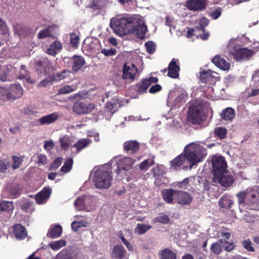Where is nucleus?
<instances>
[{
    "label": "nucleus",
    "instance_id": "4d7b16f0",
    "mask_svg": "<svg viewBox=\"0 0 259 259\" xmlns=\"http://www.w3.org/2000/svg\"><path fill=\"white\" fill-rule=\"evenodd\" d=\"M108 0H94V7L96 9H100L104 7L107 4Z\"/></svg>",
    "mask_w": 259,
    "mask_h": 259
},
{
    "label": "nucleus",
    "instance_id": "e433bc0d",
    "mask_svg": "<svg viewBox=\"0 0 259 259\" xmlns=\"http://www.w3.org/2000/svg\"><path fill=\"white\" fill-rule=\"evenodd\" d=\"M91 141L89 139L79 140L76 143L73 145V147L76 148L78 151H80L88 146Z\"/></svg>",
    "mask_w": 259,
    "mask_h": 259
},
{
    "label": "nucleus",
    "instance_id": "8fccbe9b",
    "mask_svg": "<svg viewBox=\"0 0 259 259\" xmlns=\"http://www.w3.org/2000/svg\"><path fill=\"white\" fill-rule=\"evenodd\" d=\"M53 82H54L53 76L51 75L41 81L38 85L39 87H46L51 85Z\"/></svg>",
    "mask_w": 259,
    "mask_h": 259
},
{
    "label": "nucleus",
    "instance_id": "69168bd1",
    "mask_svg": "<svg viewBox=\"0 0 259 259\" xmlns=\"http://www.w3.org/2000/svg\"><path fill=\"white\" fill-rule=\"evenodd\" d=\"M162 89V87L160 85L158 84H155L153 85H152L149 90V92L151 94H155L159 91H160Z\"/></svg>",
    "mask_w": 259,
    "mask_h": 259
},
{
    "label": "nucleus",
    "instance_id": "79ce46f5",
    "mask_svg": "<svg viewBox=\"0 0 259 259\" xmlns=\"http://www.w3.org/2000/svg\"><path fill=\"white\" fill-rule=\"evenodd\" d=\"M69 75V71L68 70H63L61 72H58L55 74L52 75L54 81H59Z\"/></svg>",
    "mask_w": 259,
    "mask_h": 259
},
{
    "label": "nucleus",
    "instance_id": "a211bd4d",
    "mask_svg": "<svg viewBox=\"0 0 259 259\" xmlns=\"http://www.w3.org/2000/svg\"><path fill=\"white\" fill-rule=\"evenodd\" d=\"M208 20L206 18L203 17L199 20L198 24L197 25V31L203 33L202 35L201 33H199V37H200L203 40L207 39L209 36L208 32H205V27L208 25Z\"/></svg>",
    "mask_w": 259,
    "mask_h": 259
},
{
    "label": "nucleus",
    "instance_id": "37998d69",
    "mask_svg": "<svg viewBox=\"0 0 259 259\" xmlns=\"http://www.w3.org/2000/svg\"><path fill=\"white\" fill-rule=\"evenodd\" d=\"M73 159L69 158L65 160L63 166L61 168L60 170L65 173L69 171L72 166Z\"/></svg>",
    "mask_w": 259,
    "mask_h": 259
},
{
    "label": "nucleus",
    "instance_id": "a19ab883",
    "mask_svg": "<svg viewBox=\"0 0 259 259\" xmlns=\"http://www.w3.org/2000/svg\"><path fill=\"white\" fill-rule=\"evenodd\" d=\"M59 142L62 149H67L71 144L70 138L67 136H64L60 138Z\"/></svg>",
    "mask_w": 259,
    "mask_h": 259
},
{
    "label": "nucleus",
    "instance_id": "f257e3e1",
    "mask_svg": "<svg viewBox=\"0 0 259 259\" xmlns=\"http://www.w3.org/2000/svg\"><path fill=\"white\" fill-rule=\"evenodd\" d=\"M110 25L114 32L120 36L133 34L143 38L147 31V26L142 21L126 16L111 18Z\"/></svg>",
    "mask_w": 259,
    "mask_h": 259
},
{
    "label": "nucleus",
    "instance_id": "6e6d98bb",
    "mask_svg": "<svg viewBox=\"0 0 259 259\" xmlns=\"http://www.w3.org/2000/svg\"><path fill=\"white\" fill-rule=\"evenodd\" d=\"M211 249L215 254H219L222 251V245L220 242H215L211 245Z\"/></svg>",
    "mask_w": 259,
    "mask_h": 259
},
{
    "label": "nucleus",
    "instance_id": "09e8293b",
    "mask_svg": "<svg viewBox=\"0 0 259 259\" xmlns=\"http://www.w3.org/2000/svg\"><path fill=\"white\" fill-rule=\"evenodd\" d=\"M100 52L105 56L111 57L116 55L117 50L115 48H110L109 49L103 48L101 49Z\"/></svg>",
    "mask_w": 259,
    "mask_h": 259
},
{
    "label": "nucleus",
    "instance_id": "cd10ccee",
    "mask_svg": "<svg viewBox=\"0 0 259 259\" xmlns=\"http://www.w3.org/2000/svg\"><path fill=\"white\" fill-rule=\"evenodd\" d=\"M179 67L177 65L176 61L175 59H172L168 65V76L177 78L179 76Z\"/></svg>",
    "mask_w": 259,
    "mask_h": 259
},
{
    "label": "nucleus",
    "instance_id": "052dcab7",
    "mask_svg": "<svg viewBox=\"0 0 259 259\" xmlns=\"http://www.w3.org/2000/svg\"><path fill=\"white\" fill-rule=\"evenodd\" d=\"M239 204L246 203V190L238 193L237 194Z\"/></svg>",
    "mask_w": 259,
    "mask_h": 259
},
{
    "label": "nucleus",
    "instance_id": "6ab92c4d",
    "mask_svg": "<svg viewBox=\"0 0 259 259\" xmlns=\"http://www.w3.org/2000/svg\"><path fill=\"white\" fill-rule=\"evenodd\" d=\"M52 190L50 188H45L39 193L35 195V200L37 203L41 204L46 203L49 199Z\"/></svg>",
    "mask_w": 259,
    "mask_h": 259
},
{
    "label": "nucleus",
    "instance_id": "393cba45",
    "mask_svg": "<svg viewBox=\"0 0 259 259\" xmlns=\"http://www.w3.org/2000/svg\"><path fill=\"white\" fill-rule=\"evenodd\" d=\"M90 198L89 196H83L78 197L74 202V205L77 210H84L86 209V205L88 204V200Z\"/></svg>",
    "mask_w": 259,
    "mask_h": 259
},
{
    "label": "nucleus",
    "instance_id": "5fc2aeb1",
    "mask_svg": "<svg viewBox=\"0 0 259 259\" xmlns=\"http://www.w3.org/2000/svg\"><path fill=\"white\" fill-rule=\"evenodd\" d=\"M63 158L62 157H57L51 164L50 167V170H53L58 168L62 163Z\"/></svg>",
    "mask_w": 259,
    "mask_h": 259
},
{
    "label": "nucleus",
    "instance_id": "49530a36",
    "mask_svg": "<svg viewBox=\"0 0 259 259\" xmlns=\"http://www.w3.org/2000/svg\"><path fill=\"white\" fill-rule=\"evenodd\" d=\"M220 242L222 244V247L227 251L230 252L233 250L236 245L233 242H229L228 241H223L220 240Z\"/></svg>",
    "mask_w": 259,
    "mask_h": 259
},
{
    "label": "nucleus",
    "instance_id": "a18cd8bd",
    "mask_svg": "<svg viewBox=\"0 0 259 259\" xmlns=\"http://www.w3.org/2000/svg\"><path fill=\"white\" fill-rule=\"evenodd\" d=\"M214 134L220 139H223L226 137L227 130L225 127H218L215 128Z\"/></svg>",
    "mask_w": 259,
    "mask_h": 259
},
{
    "label": "nucleus",
    "instance_id": "5701e85b",
    "mask_svg": "<svg viewBox=\"0 0 259 259\" xmlns=\"http://www.w3.org/2000/svg\"><path fill=\"white\" fill-rule=\"evenodd\" d=\"M177 190L172 189H166L162 191V196L164 200L167 203H171L173 200H176Z\"/></svg>",
    "mask_w": 259,
    "mask_h": 259
},
{
    "label": "nucleus",
    "instance_id": "bf43d9fd",
    "mask_svg": "<svg viewBox=\"0 0 259 259\" xmlns=\"http://www.w3.org/2000/svg\"><path fill=\"white\" fill-rule=\"evenodd\" d=\"M243 247L248 251L253 252L254 251V248L252 246V243L249 240H244L242 242Z\"/></svg>",
    "mask_w": 259,
    "mask_h": 259
},
{
    "label": "nucleus",
    "instance_id": "7ed1b4c3",
    "mask_svg": "<svg viewBox=\"0 0 259 259\" xmlns=\"http://www.w3.org/2000/svg\"><path fill=\"white\" fill-rule=\"evenodd\" d=\"M112 179L111 165L107 164L95 170L93 182L97 188L107 189L111 185Z\"/></svg>",
    "mask_w": 259,
    "mask_h": 259
},
{
    "label": "nucleus",
    "instance_id": "aec40b11",
    "mask_svg": "<svg viewBox=\"0 0 259 259\" xmlns=\"http://www.w3.org/2000/svg\"><path fill=\"white\" fill-rule=\"evenodd\" d=\"M60 117L58 112H53L40 118L38 121L41 125L50 124L55 122Z\"/></svg>",
    "mask_w": 259,
    "mask_h": 259
},
{
    "label": "nucleus",
    "instance_id": "a878e982",
    "mask_svg": "<svg viewBox=\"0 0 259 259\" xmlns=\"http://www.w3.org/2000/svg\"><path fill=\"white\" fill-rule=\"evenodd\" d=\"M139 144L136 141H128L125 142L123 144L124 150L126 152H131V153H136L139 151Z\"/></svg>",
    "mask_w": 259,
    "mask_h": 259
},
{
    "label": "nucleus",
    "instance_id": "39448f33",
    "mask_svg": "<svg viewBox=\"0 0 259 259\" xmlns=\"http://www.w3.org/2000/svg\"><path fill=\"white\" fill-rule=\"evenodd\" d=\"M188 119L194 124H201L204 119L202 107L200 105L190 106L188 113Z\"/></svg>",
    "mask_w": 259,
    "mask_h": 259
},
{
    "label": "nucleus",
    "instance_id": "412c9836",
    "mask_svg": "<svg viewBox=\"0 0 259 259\" xmlns=\"http://www.w3.org/2000/svg\"><path fill=\"white\" fill-rule=\"evenodd\" d=\"M111 256L113 259H126V250L122 245H116L112 250Z\"/></svg>",
    "mask_w": 259,
    "mask_h": 259
},
{
    "label": "nucleus",
    "instance_id": "de8ad7c7",
    "mask_svg": "<svg viewBox=\"0 0 259 259\" xmlns=\"http://www.w3.org/2000/svg\"><path fill=\"white\" fill-rule=\"evenodd\" d=\"M154 163V161L153 159H148L144 160L140 164V168L142 170H146L150 166L152 165Z\"/></svg>",
    "mask_w": 259,
    "mask_h": 259
},
{
    "label": "nucleus",
    "instance_id": "f03ea898",
    "mask_svg": "<svg viewBox=\"0 0 259 259\" xmlns=\"http://www.w3.org/2000/svg\"><path fill=\"white\" fill-rule=\"evenodd\" d=\"M206 155L205 149L198 142H193L186 146L184 154H181L170 161V167L177 169L182 166L183 168L188 167L191 169L194 165L201 161Z\"/></svg>",
    "mask_w": 259,
    "mask_h": 259
},
{
    "label": "nucleus",
    "instance_id": "9d476101",
    "mask_svg": "<svg viewBox=\"0 0 259 259\" xmlns=\"http://www.w3.org/2000/svg\"><path fill=\"white\" fill-rule=\"evenodd\" d=\"M219 74L211 70H202L200 72V78L202 82L214 85L219 80Z\"/></svg>",
    "mask_w": 259,
    "mask_h": 259
},
{
    "label": "nucleus",
    "instance_id": "4be33fe9",
    "mask_svg": "<svg viewBox=\"0 0 259 259\" xmlns=\"http://www.w3.org/2000/svg\"><path fill=\"white\" fill-rule=\"evenodd\" d=\"M212 63L222 70H229L230 65L225 59L221 58L219 55L215 56L212 59Z\"/></svg>",
    "mask_w": 259,
    "mask_h": 259
},
{
    "label": "nucleus",
    "instance_id": "1a4fd4ad",
    "mask_svg": "<svg viewBox=\"0 0 259 259\" xmlns=\"http://www.w3.org/2000/svg\"><path fill=\"white\" fill-rule=\"evenodd\" d=\"M213 177L227 171V162L221 156H214L211 159Z\"/></svg>",
    "mask_w": 259,
    "mask_h": 259
},
{
    "label": "nucleus",
    "instance_id": "13d9d810",
    "mask_svg": "<svg viewBox=\"0 0 259 259\" xmlns=\"http://www.w3.org/2000/svg\"><path fill=\"white\" fill-rule=\"evenodd\" d=\"M145 46L148 53L152 54L154 52L155 50V45L153 42L151 41H147L145 43Z\"/></svg>",
    "mask_w": 259,
    "mask_h": 259
},
{
    "label": "nucleus",
    "instance_id": "7c9ffc66",
    "mask_svg": "<svg viewBox=\"0 0 259 259\" xmlns=\"http://www.w3.org/2000/svg\"><path fill=\"white\" fill-rule=\"evenodd\" d=\"M235 111L231 107L224 109L221 113L222 118L225 120H232L235 117Z\"/></svg>",
    "mask_w": 259,
    "mask_h": 259
},
{
    "label": "nucleus",
    "instance_id": "c756f323",
    "mask_svg": "<svg viewBox=\"0 0 259 259\" xmlns=\"http://www.w3.org/2000/svg\"><path fill=\"white\" fill-rule=\"evenodd\" d=\"M62 233V228L60 225H57L52 228L50 229L47 236L51 238H56L60 237Z\"/></svg>",
    "mask_w": 259,
    "mask_h": 259
},
{
    "label": "nucleus",
    "instance_id": "e2e57ef3",
    "mask_svg": "<svg viewBox=\"0 0 259 259\" xmlns=\"http://www.w3.org/2000/svg\"><path fill=\"white\" fill-rule=\"evenodd\" d=\"M153 172L154 176L157 177L162 175L163 171V166L160 165L157 166L153 168Z\"/></svg>",
    "mask_w": 259,
    "mask_h": 259
},
{
    "label": "nucleus",
    "instance_id": "2eb2a0df",
    "mask_svg": "<svg viewBox=\"0 0 259 259\" xmlns=\"http://www.w3.org/2000/svg\"><path fill=\"white\" fill-rule=\"evenodd\" d=\"M158 80L157 77L153 76L143 79L141 82L138 83L136 85L137 92L140 94L146 92L150 85L157 82Z\"/></svg>",
    "mask_w": 259,
    "mask_h": 259
},
{
    "label": "nucleus",
    "instance_id": "20e7f679",
    "mask_svg": "<svg viewBox=\"0 0 259 259\" xmlns=\"http://www.w3.org/2000/svg\"><path fill=\"white\" fill-rule=\"evenodd\" d=\"M229 53L236 61H241L250 58L255 51L247 48H242L238 44L233 45L230 42L229 46Z\"/></svg>",
    "mask_w": 259,
    "mask_h": 259
},
{
    "label": "nucleus",
    "instance_id": "dca6fc26",
    "mask_svg": "<svg viewBox=\"0 0 259 259\" xmlns=\"http://www.w3.org/2000/svg\"><path fill=\"white\" fill-rule=\"evenodd\" d=\"M206 6V0H188L187 8L191 11H201L204 9Z\"/></svg>",
    "mask_w": 259,
    "mask_h": 259
},
{
    "label": "nucleus",
    "instance_id": "c85d7f7f",
    "mask_svg": "<svg viewBox=\"0 0 259 259\" xmlns=\"http://www.w3.org/2000/svg\"><path fill=\"white\" fill-rule=\"evenodd\" d=\"M73 61L72 70L77 71L85 64V62L83 57L80 56H74L72 58Z\"/></svg>",
    "mask_w": 259,
    "mask_h": 259
},
{
    "label": "nucleus",
    "instance_id": "4c0bfd02",
    "mask_svg": "<svg viewBox=\"0 0 259 259\" xmlns=\"http://www.w3.org/2000/svg\"><path fill=\"white\" fill-rule=\"evenodd\" d=\"M252 79L256 82L257 89L253 90L249 94L250 96H255L257 95L259 92V71H256L252 76Z\"/></svg>",
    "mask_w": 259,
    "mask_h": 259
},
{
    "label": "nucleus",
    "instance_id": "0e129e2a",
    "mask_svg": "<svg viewBox=\"0 0 259 259\" xmlns=\"http://www.w3.org/2000/svg\"><path fill=\"white\" fill-rule=\"evenodd\" d=\"M12 158L13 161L12 166L13 169H16L19 167L21 163V159L17 156H13Z\"/></svg>",
    "mask_w": 259,
    "mask_h": 259
},
{
    "label": "nucleus",
    "instance_id": "680f3d73",
    "mask_svg": "<svg viewBox=\"0 0 259 259\" xmlns=\"http://www.w3.org/2000/svg\"><path fill=\"white\" fill-rule=\"evenodd\" d=\"M189 182V179L188 178H186V179H184L181 182H177L176 184V186L178 187L179 188L185 189L187 187Z\"/></svg>",
    "mask_w": 259,
    "mask_h": 259
},
{
    "label": "nucleus",
    "instance_id": "ddd939ff",
    "mask_svg": "<svg viewBox=\"0 0 259 259\" xmlns=\"http://www.w3.org/2000/svg\"><path fill=\"white\" fill-rule=\"evenodd\" d=\"M95 108L94 103L87 104L84 102H77L74 104L73 111L78 114H88Z\"/></svg>",
    "mask_w": 259,
    "mask_h": 259
},
{
    "label": "nucleus",
    "instance_id": "f704fd0d",
    "mask_svg": "<svg viewBox=\"0 0 259 259\" xmlns=\"http://www.w3.org/2000/svg\"><path fill=\"white\" fill-rule=\"evenodd\" d=\"M66 242L64 240L61 239L57 241H52L49 244V246L53 250H58L61 248L65 246Z\"/></svg>",
    "mask_w": 259,
    "mask_h": 259
},
{
    "label": "nucleus",
    "instance_id": "473e14b6",
    "mask_svg": "<svg viewBox=\"0 0 259 259\" xmlns=\"http://www.w3.org/2000/svg\"><path fill=\"white\" fill-rule=\"evenodd\" d=\"M77 89V85L76 84H72L71 85H66L61 88L59 91L58 94L59 95H65L69 94L71 92L75 91Z\"/></svg>",
    "mask_w": 259,
    "mask_h": 259
},
{
    "label": "nucleus",
    "instance_id": "6e6552de",
    "mask_svg": "<svg viewBox=\"0 0 259 259\" xmlns=\"http://www.w3.org/2000/svg\"><path fill=\"white\" fill-rule=\"evenodd\" d=\"M105 98L109 99L105 104L106 110L112 115L120 106L119 98L115 93L111 91L106 94L105 97H103V100H104Z\"/></svg>",
    "mask_w": 259,
    "mask_h": 259
},
{
    "label": "nucleus",
    "instance_id": "72a5a7b5",
    "mask_svg": "<svg viewBox=\"0 0 259 259\" xmlns=\"http://www.w3.org/2000/svg\"><path fill=\"white\" fill-rule=\"evenodd\" d=\"M14 208V205L12 201H3L0 202V212L10 211Z\"/></svg>",
    "mask_w": 259,
    "mask_h": 259
},
{
    "label": "nucleus",
    "instance_id": "ea45409f",
    "mask_svg": "<svg viewBox=\"0 0 259 259\" xmlns=\"http://www.w3.org/2000/svg\"><path fill=\"white\" fill-rule=\"evenodd\" d=\"M19 79H26L27 82L33 83V81H31L29 77V73L27 71L26 67L24 65H22L21 69L19 71V74L18 76Z\"/></svg>",
    "mask_w": 259,
    "mask_h": 259
},
{
    "label": "nucleus",
    "instance_id": "b1692460",
    "mask_svg": "<svg viewBox=\"0 0 259 259\" xmlns=\"http://www.w3.org/2000/svg\"><path fill=\"white\" fill-rule=\"evenodd\" d=\"M13 28L15 33L20 37H25L30 33V30L28 27L20 24H15L13 26Z\"/></svg>",
    "mask_w": 259,
    "mask_h": 259
},
{
    "label": "nucleus",
    "instance_id": "774afa93",
    "mask_svg": "<svg viewBox=\"0 0 259 259\" xmlns=\"http://www.w3.org/2000/svg\"><path fill=\"white\" fill-rule=\"evenodd\" d=\"M221 15V10L220 8H218L211 12L210 13V16L213 19H218L220 15Z\"/></svg>",
    "mask_w": 259,
    "mask_h": 259
},
{
    "label": "nucleus",
    "instance_id": "9b49d317",
    "mask_svg": "<svg viewBox=\"0 0 259 259\" xmlns=\"http://www.w3.org/2000/svg\"><path fill=\"white\" fill-rule=\"evenodd\" d=\"M138 75V69L136 66L130 62L125 63L123 67L122 77L125 79L133 81Z\"/></svg>",
    "mask_w": 259,
    "mask_h": 259
},
{
    "label": "nucleus",
    "instance_id": "338daca9",
    "mask_svg": "<svg viewBox=\"0 0 259 259\" xmlns=\"http://www.w3.org/2000/svg\"><path fill=\"white\" fill-rule=\"evenodd\" d=\"M8 32V28L5 23L0 19V34L4 35Z\"/></svg>",
    "mask_w": 259,
    "mask_h": 259
},
{
    "label": "nucleus",
    "instance_id": "0eeeda50",
    "mask_svg": "<svg viewBox=\"0 0 259 259\" xmlns=\"http://www.w3.org/2000/svg\"><path fill=\"white\" fill-rule=\"evenodd\" d=\"M135 160L130 157H124L120 158L119 157H115L111 160L110 163V165L113 163L117 164L118 174H120V171L123 170L127 171L133 167L135 162Z\"/></svg>",
    "mask_w": 259,
    "mask_h": 259
},
{
    "label": "nucleus",
    "instance_id": "bb28decb",
    "mask_svg": "<svg viewBox=\"0 0 259 259\" xmlns=\"http://www.w3.org/2000/svg\"><path fill=\"white\" fill-rule=\"evenodd\" d=\"M14 234L18 240L24 239L27 236V231L23 226L20 224H16L13 226Z\"/></svg>",
    "mask_w": 259,
    "mask_h": 259
},
{
    "label": "nucleus",
    "instance_id": "c03bdc74",
    "mask_svg": "<svg viewBox=\"0 0 259 259\" xmlns=\"http://www.w3.org/2000/svg\"><path fill=\"white\" fill-rule=\"evenodd\" d=\"M175 254L168 249L163 250L161 253V259H176Z\"/></svg>",
    "mask_w": 259,
    "mask_h": 259
},
{
    "label": "nucleus",
    "instance_id": "58836bf2",
    "mask_svg": "<svg viewBox=\"0 0 259 259\" xmlns=\"http://www.w3.org/2000/svg\"><path fill=\"white\" fill-rule=\"evenodd\" d=\"M53 27L49 26L47 28L40 30L38 33L39 39H44L51 35Z\"/></svg>",
    "mask_w": 259,
    "mask_h": 259
},
{
    "label": "nucleus",
    "instance_id": "3c124183",
    "mask_svg": "<svg viewBox=\"0 0 259 259\" xmlns=\"http://www.w3.org/2000/svg\"><path fill=\"white\" fill-rule=\"evenodd\" d=\"M155 223H160L163 224H168L169 219L166 214H161L154 219Z\"/></svg>",
    "mask_w": 259,
    "mask_h": 259
},
{
    "label": "nucleus",
    "instance_id": "864d4df0",
    "mask_svg": "<svg viewBox=\"0 0 259 259\" xmlns=\"http://www.w3.org/2000/svg\"><path fill=\"white\" fill-rule=\"evenodd\" d=\"M87 222L85 221L73 222L71 224L72 229L74 231H77L79 228L82 227H86Z\"/></svg>",
    "mask_w": 259,
    "mask_h": 259
},
{
    "label": "nucleus",
    "instance_id": "f3484780",
    "mask_svg": "<svg viewBox=\"0 0 259 259\" xmlns=\"http://www.w3.org/2000/svg\"><path fill=\"white\" fill-rule=\"evenodd\" d=\"M176 197V202L180 204H190L193 199L192 196L188 192L177 190Z\"/></svg>",
    "mask_w": 259,
    "mask_h": 259
},
{
    "label": "nucleus",
    "instance_id": "603ef678",
    "mask_svg": "<svg viewBox=\"0 0 259 259\" xmlns=\"http://www.w3.org/2000/svg\"><path fill=\"white\" fill-rule=\"evenodd\" d=\"M70 37L72 46L75 48H77L79 41V35L76 33H73L70 34Z\"/></svg>",
    "mask_w": 259,
    "mask_h": 259
},
{
    "label": "nucleus",
    "instance_id": "f8f14e48",
    "mask_svg": "<svg viewBox=\"0 0 259 259\" xmlns=\"http://www.w3.org/2000/svg\"><path fill=\"white\" fill-rule=\"evenodd\" d=\"M246 203L259 204V187L254 186L246 189Z\"/></svg>",
    "mask_w": 259,
    "mask_h": 259
},
{
    "label": "nucleus",
    "instance_id": "2f4dec72",
    "mask_svg": "<svg viewBox=\"0 0 259 259\" xmlns=\"http://www.w3.org/2000/svg\"><path fill=\"white\" fill-rule=\"evenodd\" d=\"M219 205L222 208H229L231 207L233 204V201L228 195L222 196L219 200Z\"/></svg>",
    "mask_w": 259,
    "mask_h": 259
},
{
    "label": "nucleus",
    "instance_id": "4468645a",
    "mask_svg": "<svg viewBox=\"0 0 259 259\" xmlns=\"http://www.w3.org/2000/svg\"><path fill=\"white\" fill-rule=\"evenodd\" d=\"M215 181H217L224 187H229L234 181L233 177L230 174L228 170L219 174L217 176L213 177Z\"/></svg>",
    "mask_w": 259,
    "mask_h": 259
},
{
    "label": "nucleus",
    "instance_id": "c9c22d12",
    "mask_svg": "<svg viewBox=\"0 0 259 259\" xmlns=\"http://www.w3.org/2000/svg\"><path fill=\"white\" fill-rule=\"evenodd\" d=\"M151 228L149 225L138 224L135 229V232L137 234L142 235Z\"/></svg>",
    "mask_w": 259,
    "mask_h": 259
},
{
    "label": "nucleus",
    "instance_id": "423d86ee",
    "mask_svg": "<svg viewBox=\"0 0 259 259\" xmlns=\"http://www.w3.org/2000/svg\"><path fill=\"white\" fill-rule=\"evenodd\" d=\"M0 100H11L19 98L22 96L23 89L19 84H13L11 86V91L8 92L3 89H0Z\"/></svg>",
    "mask_w": 259,
    "mask_h": 259
}]
</instances>
